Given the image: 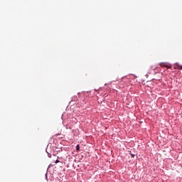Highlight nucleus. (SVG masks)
Instances as JSON below:
<instances>
[{
  "instance_id": "f257e3e1",
  "label": "nucleus",
  "mask_w": 182,
  "mask_h": 182,
  "mask_svg": "<svg viewBox=\"0 0 182 182\" xmlns=\"http://www.w3.org/2000/svg\"><path fill=\"white\" fill-rule=\"evenodd\" d=\"M159 65L161 66V68H166L167 69H170L171 68V65L167 64L166 63H161Z\"/></svg>"
},
{
  "instance_id": "f03ea898",
  "label": "nucleus",
  "mask_w": 182,
  "mask_h": 182,
  "mask_svg": "<svg viewBox=\"0 0 182 182\" xmlns=\"http://www.w3.org/2000/svg\"><path fill=\"white\" fill-rule=\"evenodd\" d=\"M176 66L177 68V69H179V70H181L182 69V65H180L178 63L176 64Z\"/></svg>"
},
{
  "instance_id": "7ed1b4c3",
  "label": "nucleus",
  "mask_w": 182,
  "mask_h": 182,
  "mask_svg": "<svg viewBox=\"0 0 182 182\" xmlns=\"http://www.w3.org/2000/svg\"><path fill=\"white\" fill-rule=\"evenodd\" d=\"M76 150H77V151H80V146H79V144H77V145L76 146Z\"/></svg>"
},
{
  "instance_id": "20e7f679",
  "label": "nucleus",
  "mask_w": 182,
  "mask_h": 182,
  "mask_svg": "<svg viewBox=\"0 0 182 182\" xmlns=\"http://www.w3.org/2000/svg\"><path fill=\"white\" fill-rule=\"evenodd\" d=\"M57 163H59V160H58V159H57V160L55 161V164H57Z\"/></svg>"
},
{
  "instance_id": "39448f33",
  "label": "nucleus",
  "mask_w": 182,
  "mask_h": 182,
  "mask_svg": "<svg viewBox=\"0 0 182 182\" xmlns=\"http://www.w3.org/2000/svg\"><path fill=\"white\" fill-rule=\"evenodd\" d=\"M131 154V156H132V157H134V154Z\"/></svg>"
},
{
  "instance_id": "423d86ee",
  "label": "nucleus",
  "mask_w": 182,
  "mask_h": 182,
  "mask_svg": "<svg viewBox=\"0 0 182 182\" xmlns=\"http://www.w3.org/2000/svg\"><path fill=\"white\" fill-rule=\"evenodd\" d=\"M48 157H50V158L52 157V155H48Z\"/></svg>"
}]
</instances>
